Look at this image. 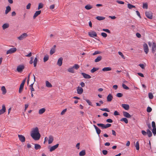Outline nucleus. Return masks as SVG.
Here are the masks:
<instances>
[{"label":"nucleus","instance_id":"nucleus-16","mask_svg":"<svg viewBox=\"0 0 156 156\" xmlns=\"http://www.w3.org/2000/svg\"><path fill=\"white\" fill-rule=\"evenodd\" d=\"M54 139L53 137L51 135H50L49 136L48 140V143L49 144H51L53 141Z\"/></svg>","mask_w":156,"mask_h":156},{"label":"nucleus","instance_id":"nucleus-31","mask_svg":"<svg viewBox=\"0 0 156 156\" xmlns=\"http://www.w3.org/2000/svg\"><path fill=\"white\" fill-rule=\"evenodd\" d=\"M24 85L23 84H21L19 89V93H21L23 89Z\"/></svg>","mask_w":156,"mask_h":156},{"label":"nucleus","instance_id":"nucleus-18","mask_svg":"<svg viewBox=\"0 0 156 156\" xmlns=\"http://www.w3.org/2000/svg\"><path fill=\"white\" fill-rule=\"evenodd\" d=\"M122 107L125 110H128L129 108V105L128 104H122Z\"/></svg>","mask_w":156,"mask_h":156},{"label":"nucleus","instance_id":"nucleus-3","mask_svg":"<svg viewBox=\"0 0 156 156\" xmlns=\"http://www.w3.org/2000/svg\"><path fill=\"white\" fill-rule=\"evenodd\" d=\"M74 69H78V65L75 64L74 66H73L72 67L68 69V72L71 73H74Z\"/></svg>","mask_w":156,"mask_h":156},{"label":"nucleus","instance_id":"nucleus-53","mask_svg":"<svg viewBox=\"0 0 156 156\" xmlns=\"http://www.w3.org/2000/svg\"><path fill=\"white\" fill-rule=\"evenodd\" d=\"M86 101L89 105L92 106V103L90 100L88 99H86Z\"/></svg>","mask_w":156,"mask_h":156},{"label":"nucleus","instance_id":"nucleus-9","mask_svg":"<svg viewBox=\"0 0 156 156\" xmlns=\"http://www.w3.org/2000/svg\"><path fill=\"white\" fill-rule=\"evenodd\" d=\"M6 111L5 106V105H2V108L0 110V115H1L4 113Z\"/></svg>","mask_w":156,"mask_h":156},{"label":"nucleus","instance_id":"nucleus-58","mask_svg":"<svg viewBox=\"0 0 156 156\" xmlns=\"http://www.w3.org/2000/svg\"><path fill=\"white\" fill-rule=\"evenodd\" d=\"M102 152L103 154L105 155L107 154L108 151L106 150H103L102 151Z\"/></svg>","mask_w":156,"mask_h":156},{"label":"nucleus","instance_id":"nucleus-32","mask_svg":"<svg viewBox=\"0 0 156 156\" xmlns=\"http://www.w3.org/2000/svg\"><path fill=\"white\" fill-rule=\"evenodd\" d=\"M97 125L98 126L101 127L102 129H105V125L104 124L101 123H98Z\"/></svg>","mask_w":156,"mask_h":156},{"label":"nucleus","instance_id":"nucleus-51","mask_svg":"<svg viewBox=\"0 0 156 156\" xmlns=\"http://www.w3.org/2000/svg\"><path fill=\"white\" fill-rule=\"evenodd\" d=\"M152 108L150 107H148L147 109V111L148 112H150L152 111Z\"/></svg>","mask_w":156,"mask_h":156},{"label":"nucleus","instance_id":"nucleus-28","mask_svg":"<svg viewBox=\"0 0 156 156\" xmlns=\"http://www.w3.org/2000/svg\"><path fill=\"white\" fill-rule=\"evenodd\" d=\"M38 61V59L37 57H35L34 60L33 62L34 66V67H35L37 66V63Z\"/></svg>","mask_w":156,"mask_h":156},{"label":"nucleus","instance_id":"nucleus-5","mask_svg":"<svg viewBox=\"0 0 156 156\" xmlns=\"http://www.w3.org/2000/svg\"><path fill=\"white\" fill-rule=\"evenodd\" d=\"M145 15L147 18L150 19H152L153 13L151 11H147L145 12Z\"/></svg>","mask_w":156,"mask_h":156},{"label":"nucleus","instance_id":"nucleus-10","mask_svg":"<svg viewBox=\"0 0 156 156\" xmlns=\"http://www.w3.org/2000/svg\"><path fill=\"white\" fill-rule=\"evenodd\" d=\"M18 137L20 140L22 142H24L25 141V137L22 135H18Z\"/></svg>","mask_w":156,"mask_h":156},{"label":"nucleus","instance_id":"nucleus-46","mask_svg":"<svg viewBox=\"0 0 156 156\" xmlns=\"http://www.w3.org/2000/svg\"><path fill=\"white\" fill-rule=\"evenodd\" d=\"M122 87L123 88L125 89L126 90H129V88L128 87H127L125 84H122Z\"/></svg>","mask_w":156,"mask_h":156},{"label":"nucleus","instance_id":"nucleus-27","mask_svg":"<svg viewBox=\"0 0 156 156\" xmlns=\"http://www.w3.org/2000/svg\"><path fill=\"white\" fill-rule=\"evenodd\" d=\"M147 133L148 136L149 137H151L152 136V132L150 131L149 129H147Z\"/></svg>","mask_w":156,"mask_h":156},{"label":"nucleus","instance_id":"nucleus-14","mask_svg":"<svg viewBox=\"0 0 156 156\" xmlns=\"http://www.w3.org/2000/svg\"><path fill=\"white\" fill-rule=\"evenodd\" d=\"M81 74L82 75L83 77L85 79H88L91 78V77L90 75L84 73H82Z\"/></svg>","mask_w":156,"mask_h":156},{"label":"nucleus","instance_id":"nucleus-30","mask_svg":"<svg viewBox=\"0 0 156 156\" xmlns=\"http://www.w3.org/2000/svg\"><path fill=\"white\" fill-rule=\"evenodd\" d=\"M86 152L85 150H83L79 153V155L80 156H83L85 155Z\"/></svg>","mask_w":156,"mask_h":156},{"label":"nucleus","instance_id":"nucleus-43","mask_svg":"<svg viewBox=\"0 0 156 156\" xmlns=\"http://www.w3.org/2000/svg\"><path fill=\"white\" fill-rule=\"evenodd\" d=\"M123 94L121 93H118L116 95V96L118 98H121L122 97Z\"/></svg>","mask_w":156,"mask_h":156},{"label":"nucleus","instance_id":"nucleus-17","mask_svg":"<svg viewBox=\"0 0 156 156\" xmlns=\"http://www.w3.org/2000/svg\"><path fill=\"white\" fill-rule=\"evenodd\" d=\"M107 101L108 102H110L113 98V96L111 94H109L107 97Z\"/></svg>","mask_w":156,"mask_h":156},{"label":"nucleus","instance_id":"nucleus-25","mask_svg":"<svg viewBox=\"0 0 156 156\" xmlns=\"http://www.w3.org/2000/svg\"><path fill=\"white\" fill-rule=\"evenodd\" d=\"M1 90L2 91V94H5L6 93V90L4 86H3L2 87Z\"/></svg>","mask_w":156,"mask_h":156},{"label":"nucleus","instance_id":"nucleus-40","mask_svg":"<svg viewBox=\"0 0 156 156\" xmlns=\"http://www.w3.org/2000/svg\"><path fill=\"white\" fill-rule=\"evenodd\" d=\"M98 68L94 67L92 69H91L90 72L91 73H94L96 71L98 70Z\"/></svg>","mask_w":156,"mask_h":156},{"label":"nucleus","instance_id":"nucleus-29","mask_svg":"<svg viewBox=\"0 0 156 156\" xmlns=\"http://www.w3.org/2000/svg\"><path fill=\"white\" fill-rule=\"evenodd\" d=\"M93 8L92 6L90 4H88L86 5L85 8L87 10H90Z\"/></svg>","mask_w":156,"mask_h":156},{"label":"nucleus","instance_id":"nucleus-55","mask_svg":"<svg viewBox=\"0 0 156 156\" xmlns=\"http://www.w3.org/2000/svg\"><path fill=\"white\" fill-rule=\"evenodd\" d=\"M152 126L153 128H154L156 127L155 123L153 121L152 122Z\"/></svg>","mask_w":156,"mask_h":156},{"label":"nucleus","instance_id":"nucleus-37","mask_svg":"<svg viewBox=\"0 0 156 156\" xmlns=\"http://www.w3.org/2000/svg\"><path fill=\"white\" fill-rule=\"evenodd\" d=\"M128 7L129 9H131L133 8H135V6L133 5L130 4H127Z\"/></svg>","mask_w":156,"mask_h":156},{"label":"nucleus","instance_id":"nucleus-49","mask_svg":"<svg viewBox=\"0 0 156 156\" xmlns=\"http://www.w3.org/2000/svg\"><path fill=\"white\" fill-rule=\"evenodd\" d=\"M101 52L99 51H96L93 54V55H94L97 54H99L101 53Z\"/></svg>","mask_w":156,"mask_h":156},{"label":"nucleus","instance_id":"nucleus-57","mask_svg":"<svg viewBox=\"0 0 156 156\" xmlns=\"http://www.w3.org/2000/svg\"><path fill=\"white\" fill-rule=\"evenodd\" d=\"M106 122H108L112 123L113 122V120L110 119H108L106 120Z\"/></svg>","mask_w":156,"mask_h":156},{"label":"nucleus","instance_id":"nucleus-34","mask_svg":"<svg viewBox=\"0 0 156 156\" xmlns=\"http://www.w3.org/2000/svg\"><path fill=\"white\" fill-rule=\"evenodd\" d=\"M9 27V25L7 23H4L3 24L2 27L3 30L8 28Z\"/></svg>","mask_w":156,"mask_h":156},{"label":"nucleus","instance_id":"nucleus-8","mask_svg":"<svg viewBox=\"0 0 156 156\" xmlns=\"http://www.w3.org/2000/svg\"><path fill=\"white\" fill-rule=\"evenodd\" d=\"M88 34L89 36L91 37H97V34L94 31H91V32H89Z\"/></svg>","mask_w":156,"mask_h":156},{"label":"nucleus","instance_id":"nucleus-56","mask_svg":"<svg viewBox=\"0 0 156 156\" xmlns=\"http://www.w3.org/2000/svg\"><path fill=\"white\" fill-rule=\"evenodd\" d=\"M66 110H67V109L66 108L64 109L61 112V115H64L65 114V113L66 112Z\"/></svg>","mask_w":156,"mask_h":156},{"label":"nucleus","instance_id":"nucleus-2","mask_svg":"<svg viewBox=\"0 0 156 156\" xmlns=\"http://www.w3.org/2000/svg\"><path fill=\"white\" fill-rule=\"evenodd\" d=\"M25 68V66L24 65H20L18 66L16 68L17 71L19 73H21L23 72V69Z\"/></svg>","mask_w":156,"mask_h":156},{"label":"nucleus","instance_id":"nucleus-11","mask_svg":"<svg viewBox=\"0 0 156 156\" xmlns=\"http://www.w3.org/2000/svg\"><path fill=\"white\" fill-rule=\"evenodd\" d=\"M62 61L63 58L62 57L60 58L58 60L57 65L59 66H61L62 64Z\"/></svg>","mask_w":156,"mask_h":156},{"label":"nucleus","instance_id":"nucleus-36","mask_svg":"<svg viewBox=\"0 0 156 156\" xmlns=\"http://www.w3.org/2000/svg\"><path fill=\"white\" fill-rule=\"evenodd\" d=\"M121 121H124L126 123H127L128 122V119L126 118H122L120 119Z\"/></svg>","mask_w":156,"mask_h":156},{"label":"nucleus","instance_id":"nucleus-39","mask_svg":"<svg viewBox=\"0 0 156 156\" xmlns=\"http://www.w3.org/2000/svg\"><path fill=\"white\" fill-rule=\"evenodd\" d=\"M49 59L48 56L47 55H45L44 58V62H45L47 61Z\"/></svg>","mask_w":156,"mask_h":156},{"label":"nucleus","instance_id":"nucleus-22","mask_svg":"<svg viewBox=\"0 0 156 156\" xmlns=\"http://www.w3.org/2000/svg\"><path fill=\"white\" fill-rule=\"evenodd\" d=\"M11 10V8L10 6H8L6 7V9L5 10V14H7Z\"/></svg>","mask_w":156,"mask_h":156},{"label":"nucleus","instance_id":"nucleus-15","mask_svg":"<svg viewBox=\"0 0 156 156\" xmlns=\"http://www.w3.org/2000/svg\"><path fill=\"white\" fill-rule=\"evenodd\" d=\"M123 116L126 117L127 118H130L131 117V115L129 113L127 112H123Z\"/></svg>","mask_w":156,"mask_h":156},{"label":"nucleus","instance_id":"nucleus-21","mask_svg":"<svg viewBox=\"0 0 156 156\" xmlns=\"http://www.w3.org/2000/svg\"><path fill=\"white\" fill-rule=\"evenodd\" d=\"M45 111L46 109L44 108H42L41 109L39 110L38 113L40 115L42 114L45 112Z\"/></svg>","mask_w":156,"mask_h":156},{"label":"nucleus","instance_id":"nucleus-1","mask_svg":"<svg viewBox=\"0 0 156 156\" xmlns=\"http://www.w3.org/2000/svg\"><path fill=\"white\" fill-rule=\"evenodd\" d=\"M30 135L34 140H37L40 139L41 135L38 127H36L33 129L31 132Z\"/></svg>","mask_w":156,"mask_h":156},{"label":"nucleus","instance_id":"nucleus-38","mask_svg":"<svg viewBox=\"0 0 156 156\" xmlns=\"http://www.w3.org/2000/svg\"><path fill=\"white\" fill-rule=\"evenodd\" d=\"M83 92V89L81 87H79V94H82Z\"/></svg>","mask_w":156,"mask_h":156},{"label":"nucleus","instance_id":"nucleus-20","mask_svg":"<svg viewBox=\"0 0 156 156\" xmlns=\"http://www.w3.org/2000/svg\"><path fill=\"white\" fill-rule=\"evenodd\" d=\"M41 13V10L36 11L34 15L33 18L34 19H35L38 15H40Z\"/></svg>","mask_w":156,"mask_h":156},{"label":"nucleus","instance_id":"nucleus-54","mask_svg":"<svg viewBox=\"0 0 156 156\" xmlns=\"http://www.w3.org/2000/svg\"><path fill=\"white\" fill-rule=\"evenodd\" d=\"M101 35L104 37H106L107 36V34L106 33L102 32L101 33Z\"/></svg>","mask_w":156,"mask_h":156},{"label":"nucleus","instance_id":"nucleus-41","mask_svg":"<svg viewBox=\"0 0 156 156\" xmlns=\"http://www.w3.org/2000/svg\"><path fill=\"white\" fill-rule=\"evenodd\" d=\"M135 147H136V149L137 150H139V143L138 141H137L136 142V145H135Z\"/></svg>","mask_w":156,"mask_h":156},{"label":"nucleus","instance_id":"nucleus-24","mask_svg":"<svg viewBox=\"0 0 156 156\" xmlns=\"http://www.w3.org/2000/svg\"><path fill=\"white\" fill-rule=\"evenodd\" d=\"M46 86L48 88H51L52 87L51 84L48 81H46L45 82Z\"/></svg>","mask_w":156,"mask_h":156},{"label":"nucleus","instance_id":"nucleus-44","mask_svg":"<svg viewBox=\"0 0 156 156\" xmlns=\"http://www.w3.org/2000/svg\"><path fill=\"white\" fill-rule=\"evenodd\" d=\"M43 5L42 3H41L39 4L38 9H41L43 8Z\"/></svg>","mask_w":156,"mask_h":156},{"label":"nucleus","instance_id":"nucleus-60","mask_svg":"<svg viewBox=\"0 0 156 156\" xmlns=\"http://www.w3.org/2000/svg\"><path fill=\"white\" fill-rule=\"evenodd\" d=\"M141 133L144 136H146L147 135V132H146L144 130H142L141 131Z\"/></svg>","mask_w":156,"mask_h":156},{"label":"nucleus","instance_id":"nucleus-45","mask_svg":"<svg viewBox=\"0 0 156 156\" xmlns=\"http://www.w3.org/2000/svg\"><path fill=\"white\" fill-rule=\"evenodd\" d=\"M118 54L119 55H120L121 56V57L122 58L124 59H125V58L122 52H121V51H119Z\"/></svg>","mask_w":156,"mask_h":156},{"label":"nucleus","instance_id":"nucleus-59","mask_svg":"<svg viewBox=\"0 0 156 156\" xmlns=\"http://www.w3.org/2000/svg\"><path fill=\"white\" fill-rule=\"evenodd\" d=\"M102 30L103 31H105L109 33H111L110 31L108 29H103Z\"/></svg>","mask_w":156,"mask_h":156},{"label":"nucleus","instance_id":"nucleus-12","mask_svg":"<svg viewBox=\"0 0 156 156\" xmlns=\"http://www.w3.org/2000/svg\"><path fill=\"white\" fill-rule=\"evenodd\" d=\"M58 145L59 144H57L51 147L50 148V151L51 152L54 151L58 147Z\"/></svg>","mask_w":156,"mask_h":156},{"label":"nucleus","instance_id":"nucleus-52","mask_svg":"<svg viewBox=\"0 0 156 156\" xmlns=\"http://www.w3.org/2000/svg\"><path fill=\"white\" fill-rule=\"evenodd\" d=\"M152 132L154 136L156 135V128H153L152 130Z\"/></svg>","mask_w":156,"mask_h":156},{"label":"nucleus","instance_id":"nucleus-26","mask_svg":"<svg viewBox=\"0 0 156 156\" xmlns=\"http://www.w3.org/2000/svg\"><path fill=\"white\" fill-rule=\"evenodd\" d=\"M111 70H112L111 68L110 67H105L102 69V70L104 72L110 71Z\"/></svg>","mask_w":156,"mask_h":156},{"label":"nucleus","instance_id":"nucleus-61","mask_svg":"<svg viewBox=\"0 0 156 156\" xmlns=\"http://www.w3.org/2000/svg\"><path fill=\"white\" fill-rule=\"evenodd\" d=\"M105 129L111 126V124H107L106 125H105Z\"/></svg>","mask_w":156,"mask_h":156},{"label":"nucleus","instance_id":"nucleus-35","mask_svg":"<svg viewBox=\"0 0 156 156\" xmlns=\"http://www.w3.org/2000/svg\"><path fill=\"white\" fill-rule=\"evenodd\" d=\"M34 148L36 150H38V149H40L41 148V146L37 144H34Z\"/></svg>","mask_w":156,"mask_h":156},{"label":"nucleus","instance_id":"nucleus-63","mask_svg":"<svg viewBox=\"0 0 156 156\" xmlns=\"http://www.w3.org/2000/svg\"><path fill=\"white\" fill-rule=\"evenodd\" d=\"M136 13L137 15L140 18H141V17L140 14L139 12L138 11H136Z\"/></svg>","mask_w":156,"mask_h":156},{"label":"nucleus","instance_id":"nucleus-50","mask_svg":"<svg viewBox=\"0 0 156 156\" xmlns=\"http://www.w3.org/2000/svg\"><path fill=\"white\" fill-rule=\"evenodd\" d=\"M100 110L102 111H104L107 112H109V111H110L109 110V109L107 108H102L100 109Z\"/></svg>","mask_w":156,"mask_h":156},{"label":"nucleus","instance_id":"nucleus-42","mask_svg":"<svg viewBox=\"0 0 156 156\" xmlns=\"http://www.w3.org/2000/svg\"><path fill=\"white\" fill-rule=\"evenodd\" d=\"M55 51V49L54 48H52L50 51V54L51 55H52L53 54Z\"/></svg>","mask_w":156,"mask_h":156},{"label":"nucleus","instance_id":"nucleus-4","mask_svg":"<svg viewBox=\"0 0 156 156\" xmlns=\"http://www.w3.org/2000/svg\"><path fill=\"white\" fill-rule=\"evenodd\" d=\"M17 50L16 48H10L6 51V54H11L15 52Z\"/></svg>","mask_w":156,"mask_h":156},{"label":"nucleus","instance_id":"nucleus-33","mask_svg":"<svg viewBox=\"0 0 156 156\" xmlns=\"http://www.w3.org/2000/svg\"><path fill=\"white\" fill-rule=\"evenodd\" d=\"M96 18L98 20H104L105 19V17L101 16H97L96 17Z\"/></svg>","mask_w":156,"mask_h":156},{"label":"nucleus","instance_id":"nucleus-19","mask_svg":"<svg viewBox=\"0 0 156 156\" xmlns=\"http://www.w3.org/2000/svg\"><path fill=\"white\" fill-rule=\"evenodd\" d=\"M94 126L96 130L97 133L98 135L101 132V130L95 125H94Z\"/></svg>","mask_w":156,"mask_h":156},{"label":"nucleus","instance_id":"nucleus-13","mask_svg":"<svg viewBox=\"0 0 156 156\" xmlns=\"http://www.w3.org/2000/svg\"><path fill=\"white\" fill-rule=\"evenodd\" d=\"M156 51V44L154 42L153 43L152 48V51L153 53H154Z\"/></svg>","mask_w":156,"mask_h":156},{"label":"nucleus","instance_id":"nucleus-23","mask_svg":"<svg viewBox=\"0 0 156 156\" xmlns=\"http://www.w3.org/2000/svg\"><path fill=\"white\" fill-rule=\"evenodd\" d=\"M102 58V57L101 56H98L94 60V62H97L100 61Z\"/></svg>","mask_w":156,"mask_h":156},{"label":"nucleus","instance_id":"nucleus-7","mask_svg":"<svg viewBox=\"0 0 156 156\" xmlns=\"http://www.w3.org/2000/svg\"><path fill=\"white\" fill-rule=\"evenodd\" d=\"M27 36V35L26 33H24L19 37H18V39L20 40H22L23 39L25 38Z\"/></svg>","mask_w":156,"mask_h":156},{"label":"nucleus","instance_id":"nucleus-47","mask_svg":"<svg viewBox=\"0 0 156 156\" xmlns=\"http://www.w3.org/2000/svg\"><path fill=\"white\" fill-rule=\"evenodd\" d=\"M148 8V5L147 3H144L143 5V8L144 9H147Z\"/></svg>","mask_w":156,"mask_h":156},{"label":"nucleus","instance_id":"nucleus-62","mask_svg":"<svg viewBox=\"0 0 156 156\" xmlns=\"http://www.w3.org/2000/svg\"><path fill=\"white\" fill-rule=\"evenodd\" d=\"M31 6V4L30 3H29L27 6H26V8L27 9H29L30 8Z\"/></svg>","mask_w":156,"mask_h":156},{"label":"nucleus","instance_id":"nucleus-48","mask_svg":"<svg viewBox=\"0 0 156 156\" xmlns=\"http://www.w3.org/2000/svg\"><path fill=\"white\" fill-rule=\"evenodd\" d=\"M149 98L150 99H152L153 98V95L151 93H149L148 94Z\"/></svg>","mask_w":156,"mask_h":156},{"label":"nucleus","instance_id":"nucleus-6","mask_svg":"<svg viewBox=\"0 0 156 156\" xmlns=\"http://www.w3.org/2000/svg\"><path fill=\"white\" fill-rule=\"evenodd\" d=\"M144 49L146 54L148 53L149 51V49L148 45L146 43H144L143 45Z\"/></svg>","mask_w":156,"mask_h":156},{"label":"nucleus","instance_id":"nucleus-64","mask_svg":"<svg viewBox=\"0 0 156 156\" xmlns=\"http://www.w3.org/2000/svg\"><path fill=\"white\" fill-rule=\"evenodd\" d=\"M136 35L138 38H140L141 37V34L138 33H137L136 34Z\"/></svg>","mask_w":156,"mask_h":156}]
</instances>
